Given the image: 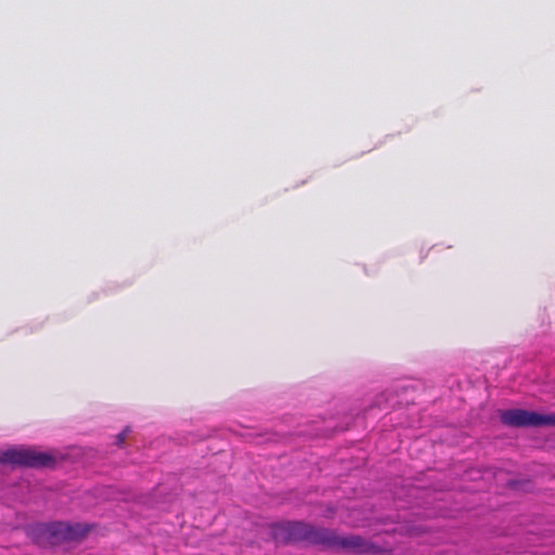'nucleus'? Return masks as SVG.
<instances>
[{
	"label": "nucleus",
	"mask_w": 555,
	"mask_h": 555,
	"mask_svg": "<svg viewBox=\"0 0 555 555\" xmlns=\"http://www.w3.org/2000/svg\"><path fill=\"white\" fill-rule=\"evenodd\" d=\"M273 537L278 542L307 541L330 548L362 551L363 541L359 537H338L327 529L313 528L302 522H286L274 527Z\"/></svg>",
	"instance_id": "f257e3e1"
},
{
	"label": "nucleus",
	"mask_w": 555,
	"mask_h": 555,
	"mask_svg": "<svg viewBox=\"0 0 555 555\" xmlns=\"http://www.w3.org/2000/svg\"><path fill=\"white\" fill-rule=\"evenodd\" d=\"M0 463L30 467H47L51 466L54 463V460L47 453L21 447L1 451Z\"/></svg>",
	"instance_id": "f03ea898"
},
{
	"label": "nucleus",
	"mask_w": 555,
	"mask_h": 555,
	"mask_svg": "<svg viewBox=\"0 0 555 555\" xmlns=\"http://www.w3.org/2000/svg\"><path fill=\"white\" fill-rule=\"evenodd\" d=\"M501 421L513 427L554 426L555 414H541L524 409H511L501 412Z\"/></svg>",
	"instance_id": "7ed1b4c3"
},
{
	"label": "nucleus",
	"mask_w": 555,
	"mask_h": 555,
	"mask_svg": "<svg viewBox=\"0 0 555 555\" xmlns=\"http://www.w3.org/2000/svg\"><path fill=\"white\" fill-rule=\"evenodd\" d=\"M88 527L82 524L51 522L44 526L43 533L52 543L77 541L85 537Z\"/></svg>",
	"instance_id": "20e7f679"
},
{
	"label": "nucleus",
	"mask_w": 555,
	"mask_h": 555,
	"mask_svg": "<svg viewBox=\"0 0 555 555\" xmlns=\"http://www.w3.org/2000/svg\"><path fill=\"white\" fill-rule=\"evenodd\" d=\"M129 429L126 428L122 433H120L117 437H116V443L117 444H121L128 434Z\"/></svg>",
	"instance_id": "39448f33"
}]
</instances>
